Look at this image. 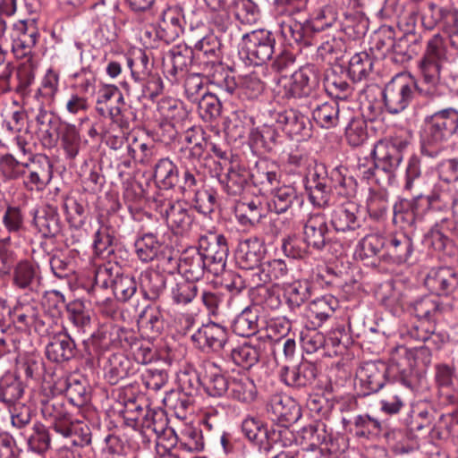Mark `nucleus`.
<instances>
[{
    "label": "nucleus",
    "instance_id": "obj_1",
    "mask_svg": "<svg viewBox=\"0 0 458 458\" xmlns=\"http://www.w3.org/2000/svg\"><path fill=\"white\" fill-rule=\"evenodd\" d=\"M446 61L445 40L440 34H436L428 40L424 55L419 62L420 82L410 74L399 73L386 84L382 94L387 112L400 114L409 106L417 93L430 101L445 96L446 88L442 82L441 72Z\"/></svg>",
    "mask_w": 458,
    "mask_h": 458
},
{
    "label": "nucleus",
    "instance_id": "obj_2",
    "mask_svg": "<svg viewBox=\"0 0 458 458\" xmlns=\"http://www.w3.org/2000/svg\"><path fill=\"white\" fill-rule=\"evenodd\" d=\"M458 134V110L447 107L435 112L425 120L423 142L440 147Z\"/></svg>",
    "mask_w": 458,
    "mask_h": 458
},
{
    "label": "nucleus",
    "instance_id": "obj_3",
    "mask_svg": "<svg viewBox=\"0 0 458 458\" xmlns=\"http://www.w3.org/2000/svg\"><path fill=\"white\" fill-rule=\"evenodd\" d=\"M276 38L265 29L254 30L242 37L240 55L250 64L261 65L270 60L275 53Z\"/></svg>",
    "mask_w": 458,
    "mask_h": 458
},
{
    "label": "nucleus",
    "instance_id": "obj_4",
    "mask_svg": "<svg viewBox=\"0 0 458 458\" xmlns=\"http://www.w3.org/2000/svg\"><path fill=\"white\" fill-rule=\"evenodd\" d=\"M208 264V273L214 276L221 275L225 268L228 254L226 238L213 232L199 236L195 247Z\"/></svg>",
    "mask_w": 458,
    "mask_h": 458
},
{
    "label": "nucleus",
    "instance_id": "obj_5",
    "mask_svg": "<svg viewBox=\"0 0 458 458\" xmlns=\"http://www.w3.org/2000/svg\"><path fill=\"white\" fill-rule=\"evenodd\" d=\"M409 142L398 137L387 140H379L374 147L372 155L378 172L386 175V181L390 183L394 173L403 160V150Z\"/></svg>",
    "mask_w": 458,
    "mask_h": 458
},
{
    "label": "nucleus",
    "instance_id": "obj_6",
    "mask_svg": "<svg viewBox=\"0 0 458 458\" xmlns=\"http://www.w3.org/2000/svg\"><path fill=\"white\" fill-rule=\"evenodd\" d=\"M23 165L21 179L24 187L29 191H43L53 177V165L47 157L42 155H30Z\"/></svg>",
    "mask_w": 458,
    "mask_h": 458
},
{
    "label": "nucleus",
    "instance_id": "obj_7",
    "mask_svg": "<svg viewBox=\"0 0 458 458\" xmlns=\"http://www.w3.org/2000/svg\"><path fill=\"white\" fill-rule=\"evenodd\" d=\"M318 74L313 65H306L294 72L282 85L279 93L286 99L308 97L318 85Z\"/></svg>",
    "mask_w": 458,
    "mask_h": 458
},
{
    "label": "nucleus",
    "instance_id": "obj_8",
    "mask_svg": "<svg viewBox=\"0 0 458 458\" xmlns=\"http://www.w3.org/2000/svg\"><path fill=\"white\" fill-rule=\"evenodd\" d=\"M159 213L165 217L171 230L176 234L187 233L192 224L191 208L182 200L161 199L158 204Z\"/></svg>",
    "mask_w": 458,
    "mask_h": 458
},
{
    "label": "nucleus",
    "instance_id": "obj_9",
    "mask_svg": "<svg viewBox=\"0 0 458 458\" xmlns=\"http://www.w3.org/2000/svg\"><path fill=\"white\" fill-rule=\"evenodd\" d=\"M274 120L291 139L302 140L311 136L312 124L308 116L297 109H285L275 114Z\"/></svg>",
    "mask_w": 458,
    "mask_h": 458
},
{
    "label": "nucleus",
    "instance_id": "obj_10",
    "mask_svg": "<svg viewBox=\"0 0 458 458\" xmlns=\"http://www.w3.org/2000/svg\"><path fill=\"white\" fill-rule=\"evenodd\" d=\"M227 330L220 324L210 322L202 325L191 336L193 344L202 351L218 352L227 351Z\"/></svg>",
    "mask_w": 458,
    "mask_h": 458
},
{
    "label": "nucleus",
    "instance_id": "obj_11",
    "mask_svg": "<svg viewBox=\"0 0 458 458\" xmlns=\"http://www.w3.org/2000/svg\"><path fill=\"white\" fill-rule=\"evenodd\" d=\"M41 413L49 421L55 432L67 436L70 432L72 415L67 410L62 396H52L41 400Z\"/></svg>",
    "mask_w": 458,
    "mask_h": 458
},
{
    "label": "nucleus",
    "instance_id": "obj_12",
    "mask_svg": "<svg viewBox=\"0 0 458 458\" xmlns=\"http://www.w3.org/2000/svg\"><path fill=\"white\" fill-rule=\"evenodd\" d=\"M294 14H276L279 32L289 45L293 43L310 45L312 37L311 22L297 21Z\"/></svg>",
    "mask_w": 458,
    "mask_h": 458
},
{
    "label": "nucleus",
    "instance_id": "obj_13",
    "mask_svg": "<svg viewBox=\"0 0 458 458\" xmlns=\"http://www.w3.org/2000/svg\"><path fill=\"white\" fill-rule=\"evenodd\" d=\"M113 13V9L104 0L91 6V20L98 25L96 37L99 38L101 45L114 42L117 38V26Z\"/></svg>",
    "mask_w": 458,
    "mask_h": 458
},
{
    "label": "nucleus",
    "instance_id": "obj_14",
    "mask_svg": "<svg viewBox=\"0 0 458 458\" xmlns=\"http://www.w3.org/2000/svg\"><path fill=\"white\" fill-rule=\"evenodd\" d=\"M183 11L179 5L168 6L162 11L157 37L166 44L174 42L183 32Z\"/></svg>",
    "mask_w": 458,
    "mask_h": 458
},
{
    "label": "nucleus",
    "instance_id": "obj_15",
    "mask_svg": "<svg viewBox=\"0 0 458 458\" xmlns=\"http://www.w3.org/2000/svg\"><path fill=\"white\" fill-rule=\"evenodd\" d=\"M351 110L341 106L335 100H329L317 105L312 109V118L316 123L324 129L335 128L338 125H344L347 122V115Z\"/></svg>",
    "mask_w": 458,
    "mask_h": 458
},
{
    "label": "nucleus",
    "instance_id": "obj_16",
    "mask_svg": "<svg viewBox=\"0 0 458 458\" xmlns=\"http://www.w3.org/2000/svg\"><path fill=\"white\" fill-rule=\"evenodd\" d=\"M39 33L33 21L21 22L14 30L12 49L17 58L30 57Z\"/></svg>",
    "mask_w": 458,
    "mask_h": 458
},
{
    "label": "nucleus",
    "instance_id": "obj_17",
    "mask_svg": "<svg viewBox=\"0 0 458 458\" xmlns=\"http://www.w3.org/2000/svg\"><path fill=\"white\" fill-rule=\"evenodd\" d=\"M167 259L169 262L174 261V267L177 266L185 279L189 281H199L203 277L205 273H208V264L195 247L186 250L182 254L178 264L176 260L171 257Z\"/></svg>",
    "mask_w": 458,
    "mask_h": 458
},
{
    "label": "nucleus",
    "instance_id": "obj_18",
    "mask_svg": "<svg viewBox=\"0 0 458 458\" xmlns=\"http://www.w3.org/2000/svg\"><path fill=\"white\" fill-rule=\"evenodd\" d=\"M256 340L260 343L246 342L227 349L224 359L244 369H250L259 362L261 355L263 340H259V337Z\"/></svg>",
    "mask_w": 458,
    "mask_h": 458
},
{
    "label": "nucleus",
    "instance_id": "obj_19",
    "mask_svg": "<svg viewBox=\"0 0 458 458\" xmlns=\"http://www.w3.org/2000/svg\"><path fill=\"white\" fill-rule=\"evenodd\" d=\"M304 239L311 248L322 250L328 242V226L326 216L321 213L311 214L303 225Z\"/></svg>",
    "mask_w": 458,
    "mask_h": 458
},
{
    "label": "nucleus",
    "instance_id": "obj_20",
    "mask_svg": "<svg viewBox=\"0 0 458 458\" xmlns=\"http://www.w3.org/2000/svg\"><path fill=\"white\" fill-rule=\"evenodd\" d=\"M425 284L438 297L439 295H449L458 286V278L451 267H437L429 271L425 278Z\"/></svg>",
    "mask_w": 458,
    "mask_h": 458
},
{
    "label": "nucleus",
    "instance_id": "obj_21",
    "mask_svg": "<svg viewBox=\"0 0 458 458\" xmlns=\"http://www.w3.org/2000/svg\"><path fill=\"white\" fill-rule=\"evenodd\" d=\"M52 293L58 302L65 306L68 320L79 332L85 333L91 324L90 311L86 308L85 303L81 300L66 302L64 295L56 290L53 291Z\"/></svg>",
    "mask_w": 458,
    "mask_h": 458
},
{
    "label": "nucleus",
    "instance_id": "obj_22",
    "mask_svg": "<svg viewBox=\"0 0 458 458\" xmlns=\"http://www.w3.org/2000/svg\"><path fill=\"white\" fill-rule=\"evenodd\" d=\"M359 208L354 202L336 206L330 216V223L336 232L355 231L360 226L358 217Z\"/></svg>",
    "mask_w": 458,
    "mask_h": 458
},
{
    "label": "nucleus",
    "instance_id": "obj_23",
    "mask_svg": "<svg viewBox=\"0 0 458 458\" xmlns=\"http://www.w3.org/2000/svg\"><path fill=\"white\" fill-rule=\"evenodd\" d=\"M279 375L285 385L293 387H304L313 383L317 377V369L309 362H302L293 367L284 365Z\"/></svg>",
    "mask_w": 458,
    "mask_h": 458
},
{
    "label": "nucleus",
    "instance_id": "obj_24",
    "mask_svg": "<svg viewBox=\"0 0 458 458\" xmlns=\"http://www.w3.org/2000/svg\"><path fill=\"white\" fill-rule=\"evenodd\" d=\"M0 243H13L24 231V216L18 207H8L2 216Z\"/></svg>",
    "mask_w": 458,
    "mask_h": 458
},
{
    "label": "nucleus",
    "instance_id": "obj_25",
    "mask_svg": "<svg viewBox=\"0 0 458 458\" xmlns=\"http://www.w3.org/2000/svg\"><path fill=\"white\" fill-rule=\"evenodd\" d=\"M250 173L243 166L231 165L226 173L218 176L224 190L232 196H240L250 186Z\"/></svg>",
    "mask_w": 458,
    "mask_h": 458
},
{
    "label": "nucleus",
    "instance_id": "obj_26",
    "mask_svg": "<svg viewBox=\"0 0 458 458\" xmlns=\"http://www.w3.org/2000/svg\"><path fill=\"white\" fill-rule=\"evenodd\" d=\"M74 354V341L64 332L53 335L46 346V356L53 362L60 363L69 360Z\"/></svg>",
    "mask_w": 458,
    "mask_h": 458
},
{
    "label": "nucleus",
    "instance_id": "obj_27",
    "mask_svg": "<svg viewBox=\"0 0 458 458\" xmlns=\"http://www.w3.org/2000/svg\"><path fill=\"white\" fill-rule=\"evenodd\" d=\"M458 382V374L453 365L437 363L435 365V382L441 394L445 395L449 403H458V391L450 393Z\"/></svg>",
    "mask_w": 458,
    "mask_h": 458
},
{
    "label": "nucleus",
    "instance_id": "obj_28",
    "mask_svg": "<svg viewBox=\"0 0 458 458\" xmlns=\"http://www.w3.org/2000/svg\"><path fill=\"white\" fill-rule=\"evenodd\" d=\"M104 377L110 385H116L133 372L131 360L123 353L111 354L104 365Z\"/></svg>",
    "mask_w": 458,
    "mask_h": 458
},
{
    "label": "nucleus",
    "instance_id": "obj_29",
    "mask_svg": "<svg viewBox=\"0 0 458 458\" xmlns=\"http://www.w3.org/2000/svg\"><path fill=\"white\" fill-rule=\"evenodd\" d=\"M34 224L44 237H55L62 231L57 208L52 205H47L36 212Z\"/></svg>",
    "mask_w": 458,
    "mask_h": 458
},
{
    "label": "nucleus",
    "instance_id": "obj_30",
    "mask_svg": "<svg viewBox=\"0 0 458 458\" xmlns=\"http://www.w3.org/2000/svg\"><path fill=\"white\" fill-rule=\"evenodd\" d=\"M12 279L17 288L33 291L40 281L38 267L28 260H21L14 267Z\"/></svg>",
    "mask_w": 458,
    "mask_h": 458
},
{
    "label": "nucleus",
    "instance_id": "obj_31",
    "mask_svg": "<svg viewBox=\"0 0 458 458\" xmlns=\"http://www.w3.org/2000/svg\"><path fill=\"white\" fill-rule=\"evenodd\" d=\"M303 199L294 187L283 185L271 191L269 208L276 214L285 213L294 204L301 205Z\"/></svg>",
    "mask_w": 458,
    "mask_h": 458
},
{
    "label": "nucleus",
    "instance_id": "obj_32",
    "mask_svg": "<svg viewBox=\"0 0 458 458\" xmlns=\"http://www.w3.org/2000/svg\"><path fill=\"white\" fill-rule=\"evenodd\" d=\"M263 246L258 238H250L239 244L237 260L243 269H253L260 265Z\"/></svg>",
    "mask_w": 458,
    "mask_h": 458
},
{
    "label": "nucleus",
    "instance_id": "obj_33",
    "mask_svg": "<svg viewBox=\"0 0 458 458\" xmlns=\"http://www.w3.org/2000/svg\"><path fill=\"white\" fill-rule=\"evenodd\" d=\"M267 411L279 421L292 422L298 419L300 410L290 397L283 394H275L270 397Z\"/></svg>",
    "mask_w": 458,
    "mask_h": 458
},
{
    "label": "nucleus",
    "instance_id": "obj_34",
    "mask_svg": "<svg viewBox=\"0 0 458 458\" xmlns=\"http://www.w3.org/2000/svg\"><path fill=\"white\" fill-rule=\"evenodd\" d=\"M190 42L193 45L194 51L197 52L198 58H205V63L212 65L221 62V43L214 34H208L201 38L195 40L193 37L190 38Z\"/></svg>",
    "mask_w": 458,
    "mask_h": 458
},
{
    "label": "nucleus",
    "instance_id": "obj_35",
    "mask_svg": "<svg viewBox=\"0 0 458 458\" xmlns=\"http://www.w3.org/2000/svg\"><path fill=\"white\" fill-rule=\"evenodd\" d=\"M411 308L418 318L436 321L443 314L446 306L440 302L438 296L428 294L414 301Z\"/></svg>",
    "mask_w": 458,
    "mask_h": 458
},
{
    "label": "nucleus",
    "instance_id": "obj_36",
    "mask_svg": "<svg viewBox=\"0 0 458 458\" xmlns=\"http://www.w3.org/2000/svg\"><path fill=\"white\" fill-rule=\"evenodd\" d=\"M457 11L452 7H442L434 3H428L421 16L422 26L428 30L439 26L444 31Z\"/></svg>",
    "mask_w": 458,
    "mask_h": 458
},
{
    "label": "nucleus",
    "instance_id": "obj_37",
    "mask_svg": "<svg viewBox=\"0 0 458 458\" xmlns=\"http://www.w3.org/2000/svg\"><path fill=\"white\" fill-rule=\"evenodd\" d=\"M386 251L390 259L397 264L409 260L413 252L411 239L404 233H395L386 239Z\"/></svg>",
    "mask_w": 458,
    "mask_h": 458
},
{
    "label": "nucleus",
    "instance_id": "obj_38",
    "mask_svg": "<svg viewBox=\"0 0 458 458\" xmlns=\"http://www.w3.org/2000/svg\"><path fill=\"white\" fill-rule=\"evenodd\" d=\"M458 199V191L452 193L451 189H436L430 194L423 196L418 193L415 197L416 204H425L427 208L434 211H443L451 208L454 209V200Z\"/></svg>",
    "mask_w": 458,
    "mask_h": 458
},
{
    "label": "nucleus",
    "instance_id": "obj_39",
    "mask_svg": "<svg viewBox=\"0 0 458 458\" xmlns=\"http://www.w3.org/2000/svg\"><path fill=\"white\" fill-rule=\"evenodd\" d=\"M184 141L190 146L181 149V159H191L199 161L205 152L208 142L204 137V131L199 127H191L184 132Z\"/></svg>",
    "mask_w": 458,
    "mask_h": 458
},
{
    "label": "nucleus",
    "instance_id": "obj_40",
    "mask_svg": "<svg viewBox=\"0 0 458 458\" xmlns=\"http://www.w3.org/2000/svg\"><path fill=\"white\" fill-rule=\"evenodd\" d=\"M356 378L364 387V394L377 392L385 383V372L380 370L373 362H367L360 366L356 372Z\"/></svg>",
    "mask_w": 458,
    "mask_h": 458
},
{
    "label": "nucleus",
    "instance_id": "obj_41",
    "mask_svg": "<svg viewBox=\"0 0 458 458\" xmlns=\"http://www.w3.org/2000/svg\"><path fill=\"white\" fill-rule=\"evenodd\" d=\"M233 332L242 337H250L259 332L258 310L250 307L238 314L231 325Z\"/></svg>",
    "mask_w": 458,
    "mask_h": 458
},
{
    "label": "nucleus",
    "instance_id": "obj_42",
    "mask_svg": "<svg viewBox=\"0 0 458 458\" xmlns=\"http://www.w3.org/2000/svg\"><path fill=\"white\" fill-rule=\"evenodd\" d=\"M386 250V238L377 233L365 235L357 244L354 255L360 260L377 257Z\"/></svg>",
    "mask_w": 458,
    "mask_h": 458
},
{
    "label": "nucleus",
    "instance_id": "obj_43",
    "mask_svg": "<svg viewBox=\"0 0 458 458\" xmlns=\"http://www.w3.org/2000/svg\"><path fill=\"white\" fill-rule=\"evenodd\" d=\"M13 318L18 327L22 329L34 327L36 331H38L45 325L44 321L39 318L38 308L30 303L15 307Z\"/></svg>",
    "mask_w": 458,
    "mask_h": 458
},
{
    "label": "nucleus",
    "instance_id": "obj_44",
    "mask_svg": "<svg viewBox=\"0 0 458 458\" xmlns=\"http://www.w3.org/2000/svg\"><path fill=\"white\" fill-rule=\"evenodd\" d=\"M154 178L164 189H171L180 182L178 168L169 158H161L156 164Z\"/></svg>",
    "mask_w": 458,
    "mask_h": 458
},
{
    "label": "nucleus",
    "instance_id": "obj_45",
    "mask_svg": "<svg viewBox=\"0 0 458 458\" xmlns=\"http://www.w3.org/2000/svg\"><path fill=\"white\" fill-rule=\"evenodd\" d=\"M228 393L233 399L249 403L255 400L257 388L252 379L240 376L231 378Z\"/></svg>",
    "mask_w": 458,
    "mask_h": 458
},
{
    "label": "nucleus",
    "instance_id": "obj_46",
    "mask_svg": "<svg viewBox=\"0 0 458 458\" xmlns=\"http://www.w3.org/2000/svg\"><path fill=\"white\" fill-rule=\"evenodd\" d=\"M24 392L22 383L13 374H5L0 379V401L8 406L18 404Z\"/></svg>",
    "mask_w": 458,
    "mask_h": 458
},
{
    "label": "nucleus",
    "instance_id": "obj_47",
    "mask_svg": "<svg viewBox=\"0 0 458 458\" xmlns=\"http://www.w3.org/2000/svg\"><path fill=\"white\" fill-rule=\"evenodd\" d=\"M58 139H60L61 146L64 150L66 157L74 159L81 148V136L78 129L74 124L64 123L59 129Z\"/></svg>",
    "mask_w": 458,
    "mask_h": 458
},
{
    "label": "nucleus",
    "instance_id": "obj_48",
    "mask_svg": "<svg viewBox=\"0 0 458 458\" xmlns=\"http://www.w3.org/2000/svg\"><path fill=\"white\" fill-rule=\"evenodd\" d=\"M134 246L138 258L143 262H149L157 258L162 244L156 234L145 233L137 238Z\"/></svg>",
    "mask_w": 458,
    "mask_h": 458
},
{
    "label": "nucleus",
    "instance_id": "obj_49",
    "mask_svg": "<svg viewBox=\"0 0 458 458\" xmlns=\"http://www.w3.org/2000/svg\"><path fill=\"white\" fill-rule=\"evenodd\" d=\"M264 89V82L255 72L238 77V97L242 100L257 99L263 93Z\"/></svg>",
    "mask_w": 458,
    "mask_h": 458
},
{
    "label": "nucleus",
    "instance_id": "obj_50",
    "mask_svg": "<svg viewBox=\"0 0 458 458\" xmlns=\"http://www.w3.org/2000/svg\"><path fill=\"white\" fill-rule=\"evenodd\" d=\"M237 215L241 224L254 225L266 216V208L260 198L242 202L238 206Z\"/></svg>",
    "mask_w": 458,
    "mask_h": 458
},
{
    "label": "nucleus",
    "instance_id": "obj_51",
    "mask_svg": "<svg viewBox=\"0 0 458 458\" xmlns=\"http://www.w3.org/2000/svg\"><path fill=\"white\" fill-rule=\"evenodd\" d=\"M193 51L190 48L174 47L169 51L171 68L167 69V73L171 81H176L178 77L187 70L192 63Z\"/></svg>",
    "mask_w": 458,
    "mask_h": 458
},
{
    "label": "nucleus",
    "instance_id": "obj_52",
    "mask_svg": "<svg viewBox=\"0 0 458 458\" xmlns=\"http://www.w3.org/2000/svg\"><path fill=\"white\" fill-rule=\"evenodd\" d=\"M65 395L77 407H84L90 400V393L85 380L71 377L66 380Z\"/></svg>",
    "mask_w": 458,
    "mask_h": 458
},
{
    "label": "nucleus",
    "instance_id": "obj_53",
    "mask_svg": "<svg viewBox=\"0 0 458 458\" xmlns=\"http://www.w3.org/2000/svg\"><path fill=\"white\" fill-rule=\"evenodd\" d=\"M250 178L255 183L273 187L280 181L278 166L268 160H260L256 164V170L250 174Z\"/></svg>",
    "mask_w": 458,
    "mask_h": 458
},
{
    "label": "nucleus",
    "instance_id": "obj_54",
    "mask_svg": "<svg viewBox=\"0 0 458 458\" xmlns=\"http://www.w3.org/2000/svg\"><path fill=\"white\" fill-rule=\"evenodd\" d=\"M373 60L366 52H360L352 56L349 61L348 74L353 81H360L370 73Z\"/></svg>",
    "mask_w": 458,
    "mask_h": 458
},
{
    "label": "nucleus",
    "instance_id": "obj_55",
    "mask_svg": "<svg viewBox=\"0 0 458 458\" xmlns=\"http://www.w3.org/2000/svg\"><path fill=\"white\" fill-rule=\"evenodd\" d=\"M312 285L307 280L295 281L286 286L284 295L291 308L300 307L311 296Z\"/></svg>",
    "mask_w": 458,
    "mask_h": 458
},
{
    "label": "nucleus",
    "instance_id": "obj_56",
    "mask_svg": "<svg viewBox=\"0 0 458 458\" xmlns=\"http://www.w3.org/2000/svg\"><path fill=\"white\" fill-rule=\"evenodd\" d=\"M59 78L53 72H48L34 96L36 103L52 105L58 90Z\"/></svg>",
    "mask_w": 458,
    "mask_h": 458
},
{
    "label": "nucleus",
    "instance_id": "obj_57",
    "mask_svg": "<svg viewBox=\"0 0 458 458\" xmlns=\"http://www.w3.org/2000/svg\"><path fill=\"white\" fill-rule=\"evenodd\" d=\"M93 248L95 254L103 259H109L114 253V236L107 226L101 225L95 233Z\"/></svg>",
    "mask_w": 458,
    "mask_h": 458
},
{
    "label": "nucleus",
    "instance_id": "obj_58",
    "mask_svg": "<svg viewBox=\"0 0 458 458\" xmlns=\"http://www.w3.org/2000/svg\"><path fill=\"white\" fill-rule=\"evenodd\" d=\"M345 136L348 143L353 147L362 145L368 139L366 123L360 118L354 117L352 114L347 115Z\"/></svg>",
    "mask_w": 458,
    "mask_h": 458
},
{
    "label": "nucleus",
    "instance_id": "obj_59",
    "mask_svg": "<svg viewBox=\"0 0 458 458\" xmlns=\"http://www.w3.org/2000/svg\"><path fill=\"white\" fill-rule=\"evenodd\" d=\"M451 223L447 218H443L437 223L425 235L426 243L435 250H444L451 242L449 237L444 233V229L450 231Z\"/></svg>",
    "mask_w": 458,
    "mask_h": 458
},
{
    "label": "nucleus",
    "instance_id": "obj_60",
    "mask_svg": "<svg viewBox=\"0 0 458 458\" xmlns=\"http://www.w3.org/2000/svg\"><path fill=\"white\" fill-rule=\"evenodd\" d=\"M198 293V286L194 282L182 279L176 282L171 288V298L177 305L191 303Z\"/></svg>",
    "mask_w": 458,
    "mask_h": 458
},
{
    "label": "nucleus",
    "instance_id": "obj_61",
    "mask_svg": "<svg viewBox=\"0 0 458 458\" xmlns=\"http://www.w3.org/2000/svg\"><path fill=\"white\" fill-rule=\"evenodd\" d=\"M139 324L148 329L152 335H158L164 327V318L160 309L154 305L147 306L139 317Z\"/></svg>",
    "mask_w": 458,
    "mask_h": 458
},
{
    "label": "nucleus",
    "instance_id": "obj_62",
    "mask_svg": "<svg viewBox=\"0 0 458 458\" xmlns=\"http://www.w3.org/2000/svg\"><path fill=\"white\" fill-rule=\"evenodd\" d=\"M222 105L213 93H205L198 100V112L206 122H211L221 114Z\"/></svg>",
    "mask_w": 458,
    "mask_h": 458
},
{
    "label": "nucleus",
    "instance_id": "obj_63",
    "mask_svg": "<svg viewBox=\"0 0 458 458\" xmlns=\"http://www.w3.org/2000/svg\"><path fill=\"white\" fill-rule=\"evenodd\" d=\"M24 160L19 161L13 154H4L0 157V176L4 182L16 181L21 179V172L24 168L29 169L23 165Z\"/></svg>",
    "mask_w": 458,
    "mask_h": 458
},
{
    "label": "nucleus",
    "instance_id": "obj_64",
    "mask_svg": "<svg viewBox=\"0 0 458 458\" xmlns=\"http://www.w3.org/2000/svg\"><path fill=\"white\" fill-rule=\"evenodd\" d=\"M310 244L303 238L295 234L289 235L283 240L282 250L284 253L292 259H302L310 254Z\"/></svg>",
    "mask_w": 458,
    "mask_h": 458
}]
</instances>
